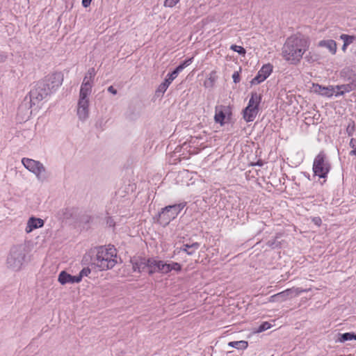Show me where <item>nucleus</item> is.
Returning a JSON list of instances; mask_svg holds the SVG:
<instances>
[{"instance_id": "obj_16", "label": "nucleus", "mask_w": 356, "mask_h": 356, "mask_svg": "<svg viewBox=\"0 0 356 356\" xmlns=\"http://www.w3.org/2000/svg\"><path fill=\"white\" fill-rule=\"evenodd\" d=\"M336 88L334 86H323L318 83L312 85V90L321 96L326 97H332L335 96Z\"/></svg>"}, {"instance_id": "obj_4", "label": "nucleus", "mask_w": 356, "mask_h": 356, "mask_svg": "<svg viewBox=\"0 0 356 356\" xmlns=\"http://www.w3.org/2000/svg\"><path fill=\"white\" fill-rule=\"evenodd\" d=\"M262 100V95L257 92H252L246 107L242 111L243 118L246 122H253L259 112Z\"/></svg>"}, {"instance_id": "obj_39", "label": "nucleus", "mask_w": 356, "mask_h": 356, "mask_svg": "<svg viewBox=\"0 0 356 356\" xmlns=\"http://www.w3.org/2000/svg\"><path fill=\"white\" fill-rule=\"evenodd\" d=\"M193 59V57L190 58L186 60L185 61H184V63H181V65L183 66L184 68H185L192 63Z\"/></svg>"}, {"instance_id": "obj_38", "label": "nucleus", "mask_w": 356, "mask_h": 356, "mask_svg": "<svg viewBox=\"0 0 356 356\" xmlns=\"http://www.w3.org/2000/svg\"><path fill=\"white\" fill-rule=\"evenodd\" d=\"M193 59V57L190 58L186 60L185 61H184V63H181V65L183 66L184 68H185L192 63Z\"/></svg>"}, {"instance_id": "obj_26", "label": "nucleus", "mask_w": 356, "mask_h": 356, "mask_svg": "<svg viewBox=\"0 0 356 356\" xmlns=\"http://www.w3.org/2000/svg\"><path fill=\"white\" fill-rule=\"evenodd\" d=\"M356 340V334L352 332H346L339 334L336 342L344 343L346 341Z\"/></svg>"}, {"instance_id": "obj_7", "label": "nucleus", "mask_w": 356, "mask_h": 356, "mask_svg": "<svg viewBox=\"0 0 356 356\" xmlns=\"http://www.w3.org/2000/svg\"><path fill=\"white\" fill-rule=\"evenodd\" d=\"M330 170V164L323 152H320L314 159L313 171L314 175L325 178Z\"/></svg>"}, {"instance_id": "obj_43", "label": "nucleus", "mask_w": 356, "mask_h": 356, "mask_svg": "<svg viewBox=\"0 0 356 356\" xmlns=\"http://www.w3.org/2000/svg\"><path fill=\"white\" fill-rule=\"evenodd\" d=\"M184 69L183 66L180 64L173 72H176V74L178 75Z\"/></svg>"}, {"instance_id": "obj_27", "label": "nucleus", "mask_w": 356, "mask_h": 356, "mask_svg": "<svg viewBox=\"0 0 356 356\" xmlns=\"http://www.w3.org/2000/svg\"><path fill=\"white\" fill-rule=\"evenodd\" d=\"M228 346L238 350H245L248 348V343L246 341H230Z\"/></svg>"}, {"instance_id": "obj_13", "label": "nucleus", "mask_w": 356, "mask_h": 356, "mask_svg": "<svg viewBox=\"0 0 356 356\" xmlns=\"http://www.w3.org/2000/svg\"><path fill=\"white\" fill-rule=\"evenodd\" d=\"M33 102L26 97L19 105L17 111V115L20 120L26 121L31 117L32 114V107L34 106Z\"/></svg>"}, {"instance_id": "obj_3", "label": "nucleus", "mask_w": 356, "mask_h": 356, "mask_svg": "<svg viewBox=\"0 0 356 356\" xmlns=\"http://www.w3.org/2000/svg\"><path fill=\"white\" fill-rule=\"evenodd\" d=\"M31 255L24 245L12 247L6 259V267L13 271H21L30 262Z\"/></svg>"}, {"instance_id": "obj_41", "label": "nucleus", "mask_w": 356, "mask_h": 356, "mask_svg": "<svg viewBox=\"0 0 356 356\" xmlns=\"http://www.w3.org/2000/svg\"><path fill=\"white\" fill-rule=\"evenodd\" d=\"M92 1V0H82V6L84 8H87L90 5Z\"/></svg>"}, {"instance_id": "obj_18", "label": "nucleus", "mask_w": 356, "mask_h": 356, "mask_svg": "<svg viewBox=\"0 0 356 356\" xmlns=\"http://www.w3.org/2000/svg\"><path fill=\"white\" fill-rule=\"evenodd\" d=\"M44 223L42 219L32 216L28 219L24 231L26 234H30L33 230L42 227Z\"/></svg>"}, {"instance_id": "obj_33", "label": "nucleus", "mask_w": 356, "mask_h": 356, "mask_svg": "<svg viewBox=\"0 0 356 356\" xmlns=\"http://www.w3.org/2000/svg\"><path fill=\"white\" fill-rule=\"evenodd\" d=\"M271 327L270 323L268 322H264L262 324L260 325V326L258 327L257 332H261L265 330H268Z\"/></svg>"}, {"instance_id": "obj_8", "label": "nucleus", "mask_w": 356, "mask_h": 356, "mask_svg": "<svg viewBox=\"0 0 356 356\" xmlns=\"http://www.w3.org/2000/svg\"><path fill=\"white\" fill-rule=\"evenodd\" d=\"M76 115L79 120L86 122L90 115V95H79L76 106Z\"/></svg>"}, {"instance_id": "obj_30", "label": "nucleus", "mask_w": 356, "mask_h": 356, "mask_svg": "<svg viewBox=\"0 0 356 356\" xmlns=\"http://www.w3.org/2000/svg\"><path fill=\"white\" fill-rule=\"evenodd\" d=\"M91 273V270L90 268L88 267H86V268H83L81 271L80 273H79V275H77V277L79 279V282H81L83 277H88Z\"/></svg>"}, {"instance_id": "obj_21", "label": "nucleus", "mask_w": 356, "mask_h": 356, "mask_svg": "<svg viewBox=\"0 0 356 356\" xmlns=\"http://www.w3.org/2000/svg\"><path fill=\"white\" fill-rule=\"evenodd\" d=\"M340 77L344 81H353L356 80V72L353 67L347 66L339 72Z\"/></svg>"}, {"instance_id": "obj_24", "label": "nucleus", "mask_w": 356, "mask_h": 356, "mask_svg": "<svg viewBox=\"0 0 356 356\" xmlns=\"http://www.w3.org/2000/svg\"><path fill=\"white\" fill-rule=\"evenodd\" d=\"M132 268L135 272H143L147 268V259L145 258H134L131 260Z\"/></svg>"}, {"instance_id": "obj_36", "label": "nucleus", "mask_w": 356, "mask_h": 356, "mask_svg": "<svg viewBox=\"0 0 356 356\" xmlns=\"http://www.w3.org/2000/svg\"><path fill=\"white\" fill-rule=\"evenodd\" d=\"M232 79L235 83H238L241 80L239 73L238 72H234L232 74Z\"/></svg>"}, {"instance_id": "obj_2", "label": "nucleus", "mask_w": 356, "mask_h": 356, "mask_svg": "<svg viewBox=\"0 0 356 356\" xmlns=\"http://www.w3.org/2000/svg\"><path fill=\"white\" fill-rule=\"evenodd\" d=\"M308 38L301 35H293L289 38L282 49L283 58L290 64L296 65L300 63L302 56L309 47Z\"/></svg>"}, {"instance_id": "obj_23", "label": "nucleus", "mask_w": 356, "mask_h": 356, "mask_svg": "<svg viewBox=\"0 0 356 356\" xmlns=\"http://www.w3.org/2000/svg\"><path fill=\"white\" fill-rule=\"evenodd\" d=\"M318 47L326 48L332 55L337 53V45L333 40H322L318 42Z\"/></svg>"}, {"instance_id": "obj_10", "label": "nucleus", "mask_w": 356, "mask_h": 356, "mask_svg": "<svg viewBox=\"0 0 356 356\" xmlns=\"http://www.w3.org/2000/svg\"><path fill=\"white\" fill-rule=\"evenodd\" d=\"M95 75L96 71L94 67L88 69L81 83L79 94L90 96Z\"/></svg>"}, {"instance_id": "obj_25", "label": "nucleus", "mask_w": 356, "mask_h": 356, "mask_svg": "<svg viewBox=\"0 0 356 356\" xmlns=\"http://www.w3.org/2000/svg\"><path fill=\"white\" fill-rule=\"evenodd\" d=\"M161 260H157L155 258L147 259V268H148L149 273L153 274L155 272L159 273V266H160Z\"/></svg>"}, {"instance_id": "obj_20", "label": "nucleus", "mask_w": 356, "mask_h": 356, "mask_svg": "<svg viewBox=\"0 0 356 356\" xmlns=\"http://www.w3.org/2000/svg\"><path fill=\"white\" fill-rule=\"evenodd\" d=\"M335 97H339L343 95L345 93L350 92L356 89V80L350 81L348 84L337 85L334 86Z\"/></svg>"}, {"instance_id": "obj_6", "label": "nucleus", "mask_w": 356, "mask_h": 356, "mask_svg": "<svg viewBox=\"0 0 356 356\" xmlns=\"http://www.w3.org/2000/svg\"><path fill=\"white\" fill-rule=\"evenodd\" d=\"M185 206V203H181L165 207L159 214V222L163 226H166L178 216Z\"/></svg>"}, {"instance_id": "obj_14", "label": "nucleus", "mask_w": 356, "mask_h": 356, "mask_svg": "<svg viewBox=\"0 0 356 356\" xmlns=\"http://www.w3.org/2000/svg\"><path fill=\"white\" fill-rule=\"evenodd\" d=\"M273 68V65L270 63L264 65L256 76L251 80V85H258L264 82L271 74Z\"/></svg>"}, {"instance_id": "obj_15", "label": "nucleus", "mask_w": 356, "mask_h": 356, "mask_svg": "<svg viewBox=\"0 0 356 356\" xmlns=\"http://www.w3.org/2000/svg\"><path fill=\"white\" fill-rule=\"evenodd\" d=\"M181 270L182 265L181 264L172 261H165L161 260V263L159 266V273L163 275H167L172 271L179 273Z\"/></svg>"}, {"instance_id": "obj_47", "label": "nucleus", "mask_w": 356, "mask_h": 356, "mask_svg": "<svg viewBox=\"0 0 356 356\" xmlns=\"http://www.w3.org/2000/svg\"><path fill=\"white\" fill-rule=\"evenodd\" d=\"M218 1H220V0H218Z\"/></svg>"}, {"instance_id": "obj_35", "label": "nucleus", "mask_w": 356, "mask_h": 356, "mask_svg": "<svg viewBox=\"0 0 356 356\" xmlns=\"http://www.w3.org/2000/svg\"><path fill=\"white\" fill-rule=\"evenodd\" d=\"M350 145L353 149L350 152L351 155H356V140L354 138H351L350 141Z\"/></svg>"}, {"instance_id": "obj_22", "label": "nucleus", "mask_w": 356, "mask_h": 356, "mask_svg": "<svg viewBox=\"0 0 356 356\" xmlns=\"http://www.w3.org/2000/svg\"><path fill=\"white\" fill-rule=\"evenodd\" d=\"M200 244L198 243H193L191 245L184 244L182 247H176L174 250V254H179L181 251L186 252L188 255H192L199 248Z\"/></svg>"}, {"instance_id": "obj_29", "label": "nucleus", "mask_w": 356, "mask_h": 356, "mask_svg": "<svg viewBox=\"0 0 356 356\" xmlns=\"http://www.w3.org/2000/svg\"><path fill=\"white\" fill-rule=\"evenodd\" d=\"M340 38L343 40V42L350 45L356 40V36L342 34L341 35Z\"/></svg>"}, {"instance_id": "obj_46", "label": "nucleus", "mask_w": 356, "mask_h": 356, "mask_svg": "<svg viewBox=\"0 0 356 356\" xmlns=\"http://www.w3.org/2000/svg\"><path fill=\"white\" fill-rule=\"evenodd\" d=\"M3 60V57L0 55V63H1Z\"/></svg>"}, {"instance_id": "obj_31", "label": "nucleus", "mask_w": 356, "mask_h": 356, "mask_svg": "<svg viewBox=\"0 0 356 356\" xmlns=\"http://www.w3.org/2000/svg\"><path fill=\"white\" fill-rule=\"evenodd\" d=\"M230 48H231L232 50L238 53L239 54L244 55L245 54V49L243 47H241V46L233 44V45L231 46Z\"/></svg>"}, {"instance_id": "obj_44", "label": "nucleus", "mask_w": 356, "mask_h": 356, "mask_svg": "<svg viewBox=\"0 0 356 356\" xmlns=\"http://www.w3.org/2000/svg\"><path fill=\"white\" fill-rule=\"evenodd\" d=\"M108 91L109 92H111V94L113 95H116L117 94V90L116 89H115L112 86H109L108 88Z\"/></svg>"}, {"instance_id": "obj_19", "label": "nucleus", "mask_w": 356, "mask_h": 356, "mask_svg": "<svg viewBox=\"0 0 356 356\" xmlns=\"http://www.w3.org/2000/svg\"><path fill=\"white\" fill-rule=\"evenodd\" d=\"M58 281L62 285L79 283V279L77 275H72L65 270H62L59 273Z\"/></svg>"}, {"instance_id": "obj_40", "label": "nucleus", "mask_w": 356, "mask_h": 356, "mask_svg": "<svg viewBox=\"0 0 356 356\" xmlns=\"http://www.w3.org/2000/svg\"><path fill=\"white\" fill-rule=\"evenodd\" d=\"M269 302H279L280 300L278 298V296H277V294H275L273 296H271L270 298H269Z\"/></svg>"}, {"instance_id": "obj_42", "label": "nucleus", "mask_w": 356, "mask_h": 356, "mask_svg": "<svg viewBox=\"0 0 356 356\" xmlns=\"http://www.w3.org/2000/svg\"><path fill=\"white\" fill-rule=\"evenodd\" d=\"M353 131H354V124H353V126L349 124L347 128V131H348V134L351 135L353 134Z\"/></svg>"}, {"instance_id": "obj_9", "label": "nucleus", "mask_w": 356, "mask_h": 356, "mask_svg": "<svg viewBox=\"0 0 356 356\" xmlns=\"http://www.w3.org/2000/svg\"><path fill=\"white\" fill-rule=\"evenodd\" d=\"M51 94L49 89L47 88L45 84L40 81L30 91L29 99L33 102V105H37Z\"/></svg>"}, {"instance_id": "obj_11", "label": "nucleus", "mask_w": 356, "mask_h": 356, "mask_svg": "<svg viewBox=\"0 0 356 356\" xmlns=\"http://www.w3.org/2000/svg\"><path fill=\"white\" fill-rule=\"evenodd\" d=\"M41 81L45 84V87L49 89V91L52 93L62 85L63 75L60 72H55L47 76Z\"/></svg>"}, {"instance_id": "obj_37", "label": "nucleus", "mask_w": 356, "mask_h": 356, "mask_svg": "<svg viewBox=\"0 0 356 356\" xmlns=\"http://www.w3.org/2000/svg\"><path fill=\"white\" fill-rule=\"evenodd\" d=\"M312 222L318 227L321 225L322 220L320 217L312 218Z\"/></svg>"}, {"instance_id": "obj_28", "label": "nucleus", "mask_w": 356, "mask_h": 356, "mask_svg": "<svg viewBox=\"0 0 356 356\" xmlns=\"http://www.w3.org/2000/svg\"><path fill=\"white\" fill-rule=\"evenodd\" d=\"M170 85V83H169V81H167L165 79V81L159 86V87L156 90V93L161 94V95L164 94Z\"/></svg>"}, {"instance_id": "obj_12", "label": "nucleus", "mask_w": 356, "mask_h": 356, "mask_svg": "<svg viewBox=\"0 0 356 356\" xmlns=\"http://www.w3.org/2000/svg\"><path fill=\"white\" fill-rule=\"evenodd\" d=\"M231 108L225 105H219L215 107L214 121L223 126L231 118Z\"/></svg>"}, {"instance_id": "obj_5", "label": "nucleus", "mask_w": 356, "mask_h": 356, "mask_svg": "<svg viewBox=\"0 0 356 356\" xmlns=\"http://www.w3.org/2000/svg\"><path fill=\"white\" fill-rule=\"evenodd\" d=\"M22 163L27 170L35 176L39 182L43 183L47 181L48 172L42 163L29 158H22Z\"/></svg>"}, {"instance_id": "obj_34", "label": "nucleus", "mask_w": 356, "mask_h": 356, "mask_svg": "<svg viewBox=\"0 0 356 356\" xmlns=\"http://www.w3.org/2000/svg\"><path fill=\"white\" fill-rule=\"evenodd\" d=\"M177 75L176 74V72H172L171 73L168 74L165 80L171 83L177 78Z\"/></svg>"}, {"instance_id": "obj_32", "label": "nucleus", "mask_w": 356, "mask_h": 356, "mask_svg": "<svg viewBox=\"0 0 356 356\" xmlns=\"http://www.w3.org/2000/svg\"><path fill=\"white\" fill-rule=\"evenodd\" d=\"M180 0H165L163 6L166 8H173Z\"/></svg>"}, {"instance_id": "obj_1", "label": "nucleus", "mask_w": 356, "mask_h": 356, "mask_svg": "<svg viewBox=\"0 0 356 356\" xmlns=\"http://www.w3.org/2000/svg\"><path fill=\"white\" fill-rule=\"evenodd\" d=\"M89 259L94 268L99 271L108 270L118 263L117 250L113 246H100L86 254L83 261L86 264Z\"/></svg>"}, {"instance_id": "obj_45", "label": "nucleus", "mask_w": 356, "mask_h": 356, "mask_svg": "<svg viewBox=\"0 0 356 356\" xmlns=\"http://www.w3.org/2000/svg\"><path fill=\"white\" fill-rule=\"evenodd\" d=\"M348 45H349V44H346V43L343 42V46H342V50H343V51H345L346 50V49H347V47H348Z\"/></svg>"}, {"instance_id": "obj_17", "label": "nucleus", "mask_w": 356, "mask_h": 356, "mask_svg": "<svg viewBox=\"0 0 356 356\" xmlns=\"http://www.w3.org/2000/svg\"><path fill=\"white\" fill-rule=\"evenodd\" d=\"M309 289H303L300 288H291L284 290L282 292L277 293V296L280 300L279 302H284L288 299L293 298L299 296L301 293L307 292Z\"/></svg>"}]
</instances>
